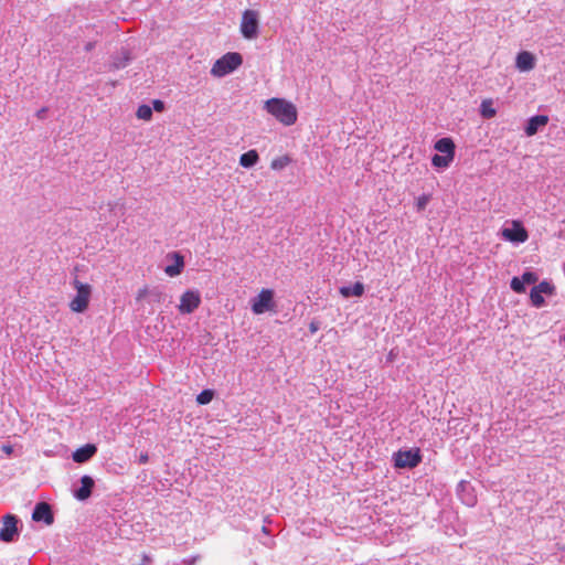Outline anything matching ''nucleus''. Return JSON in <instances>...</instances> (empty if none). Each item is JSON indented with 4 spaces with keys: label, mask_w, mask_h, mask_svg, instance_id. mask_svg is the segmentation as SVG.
<instances>
[{
    "label": "nucleus",
    "mask_w": 565,
    "mask_h": 565,
    "mask_svg": "<svg viewBox=\"0 0 565 565\" xmlns=\"http://www.w3.org/2000/svg\"><path fill=\"white\" fill-rule=\"evenodd\" d=\"M548 122V117L546 115H536L529 118L524 131L526 136H534L540 129L545 127Z\"/></svg>",
    "instance_id": "f8f14e48"
},
{
    "label": "nucleus",
    "mask_w": 565,
    "mask_h": 565,
    "mask_svg": "<svg viewBox=\"0 0 565 565\" xmlns=\"http://www.w3.org/2000/svg\"><path fill=\"white\" fill-rule=\"evenodd\" d=\"M213 396H214L213 391H211V390H204V391H202V392L198 395V397H196V402H198L200 405H206V404H209V403L212 401Z\"/></svg>",
    "instance_id": "393cba45"
},
{
    "label": "nucleus",
    "mask_w": 565,
    "mask_h": 565,
    "mask_svg": "<svg viewBox=\"0 0 565 565\" xmlns=\"http://www.w3.org/2000/svg\"><path fill=\"white\" fill-rule=\"evenodd\" d=\"M480 114L486 119H490V118H493L495 116L497 111L492 107V102L490 99L483 100L481 103Z\"/></svg>",
    "instance_id": "412c9836"
},
{
    "label": "nucleus",
    "mask_w": 565,
    "mask_h": 565,
    "mask_svg": "<svg viewBox=\"0 0 565 565\" xmlns=\"http://www.w3.org/2000/svg\"><path fill=\"white\" fill-rule=\"evenodd\" d=\"M146 294H147V290H146V289H145V290H140V291H139V295H138V298L143 297Z\"/></svg>",
    "instance_id": "4c0bfd02"
},
{
    "label": "nucleus",
    "mask_w": 565,
    "mask_h": 565,
    "mask_svg": "<svg viewBox=\"0 0 565 565\" xmlns=\"http://www.w3.org/2000/svg\"><path fill=\"white\" fill-rule=\"evenodd\" d=\"M151 558L147 555V554H143L142 555V563L140 565H148L151 563Z\"/></svg>",
    "instance_id": "f704fd0d"
},
{
    "label": "nucleus",
    "mask_w": 565,
    "mask_h": 565,
    "mask_svg": "<svg viewBox=\"0 0 565 565\" xmlns=\"http://www.w3.org/2000/svg\"><path fill=\"white\" fill-rule=\"evenodd\" d=\"M243 63V57L237 52L224 54L214 63L211 74L215 77H223L234 72Z\"/></svg>",
    "instance_id": "f03ea898"
},
{
    "label": "nucleus",
    "mask_w": 565,
    "mask_h": 565,
    "mask_svg": "<svg viewBox=\"0 0 565 565\" xmlns=\"http://www.w3.org/2000/svg\"><path fill=\"white\" fill-rule=\"evenodd\" d=\"M130 61H131L130 53L128 51H122L119 55H117L113 58L111 66L115 70H120V68L126 67Z\"/></svg>",
    "instance_id": "6ab92c4d"
},
{
    "label": "nucleus",
    "mask_w": 565,
    "mask_h": 565,
    "mask_svg": "<svg viewBox=\"0 0 565 565\" xmlns=\"http://www.w3.org/2000/svg\"><path fill=\"white\" fill-rule=\"evenodd\" d=\"M150 301L160 302L166 299V295L159 289L154 288L148 292Z\"/></svg>",
    "instance_id": "cd10ccee"
},
{
    "label": "nucleus",
    "mask_w": 565,
    "mask_h": 565,
    "mask_svg": "<svg viewBox=\"0 0 565 565\" xmlns=\"http://www.w3.org/2000/svg\"><path fill=\"white\" fill-rule=\"evenodd\" d=\"M73 286L76 289V295L70 302V308L74 312H84L89 303L92 287L88 284L74 279Z\"/></svg>",
    "instance_id": "20e7f679"
},
{
    "label": "nucleus",
    "mask_w": 565,
    "mask_h": 565,
    "mask_svg": "<svg viewBox=\"0 0 565 565\" xmlns=\"http://www.w3.org/2000/svg\"><path fill=\"white\" fill-rule=\"evenodd\" d=\"M137 117L143 120H150L152 117V108L149 105H140L137 109Z\"/></svg>",
    "instance_id": "b1692460"
},
{
    "label": "nucleus",
    "mask_w": 565,
    "mask_h": 565,
    "mask_svg": "<svg viewBox=\"0 0 565 565\" xmlns=\"http://www.w3.org/2000/svg\"><path fill=\"white\" fill-rule=\"evenodd\" d=\"M152 105H153V107H151L152 110L154 109L157 111H162L164 109V103L160 99H154L152 102Z\"/></svg>",
    "instance_id": "7c9ffc66"
},
{
    "label": "nucleus",
    "mask_w": 565,
    "mask_h": 565,
    "mask_svg": "<svg viewBox=\"0 0 565 565\" xmlns=\"http://www.w3.org/2000/svg\"><path fill=\"white\" fill-rule=\"evenodd\" d=\"M21 521L14 514H6L0 520V541L4 543L14 542L20 534Z\"/></svg>",
    "instance_id": "7ed1b4c3"
},
{
    "label": "nucleus",
    "mask_w": 565,
    "mask_h": 565,
    "mask_svg": "<svg viewBox=\"0 0 565 565\" xmlns=\"http://www.w3.org/2000/svg\"><path fill=\"white\" fill-rule=\"evenodd\" d=\"M241 31L245 39H254L258 33V12L246 10L242 17Z\"/></svg>",
    "instance_id": "0eeeda50"
},
{
    "label": "nucleus",
    "mask_w": 565,
    "mask_h": 565,
    "mask_svg": "<svg viewBox=\"0 0 565 565\" xmlns=\"http://www.w3.org/2000/svg\"><path fill=\"white\" fill-rule=\"evenodd\" d=\"M475 502H476V499L472 497L466 501V504L472 507L475 504Z\"/></svg>",
    "instance_id": "c9c22d12"
},
{
    "label": "nucleus",
    "mask_w": 565,
    "mask_h": 565,
    "mask_svg": "<svg viewBox=\"0 0 565 565\" xmlns=\"http://www.w3.org/2000/svg\"><path fill=\"white\" fill-rule=\"evenodd\" d=\"M534 288L537 289L540 294L547 296L553 295L555 291L554 285L547 280L541 281L540 284L535 285Z\"/></svg>",
    "instance_id": "5701e85b"
},
{
    "label": "nucleus",
    "mask_w": 565,
    "mask_h": 565,
    "mask_svg": "<svg viewBox=\"0 0 565 565\" xmlns=\"http://www.w3.org/2000/svg\"><path fill=\"white\" fill-rule=\"evenodd\" d=\"M266 110L285 126H291L297 120L296 107L280 98H271L265 103Z\"/></svg>",
    "instance_id": "f257e3e1"
},
{
    "label": "nucleus",
    "mask_w": 565,
    "mask_h": 565,
    "mask_svg": "<svg viewBox=\"0 0 565 565\" xmlns=\"http://www.w3.org/2000/svg\"><path fill=\"white\" fill-rule=\"evenodd\" d=\"M172 257L174 258V264L168 265L164 271L168 276L175 277L181 274L184 267V260L179 253H172Z\"/></svg>",
    "instance_id": "2eb2a0df"
},
{
    "label": "nucleus",
    "mask_w": 565,
    "mask_h": 565,
    "mask_svg": "<svg viewBox=\"0 0 565 565\" xmlns=\"http://www.w3.org/2000/svg\"><path fill=\"white\" fill-rule=\"evenodd\" d=\"M259 160V156L256 150H249L243 153L239 158V164L244 168L254 167Z\"/></svg>",
    "instance_id": "a211bd4d"
},
{
    "label": "nucleus",
    "mask_w": 565,
    "mask_h": 565,
    "mask_svg": "<svg viewBox=\"0 0 565 565\" xmlns=\"http://www.w3.org/2000/svg\"><path fill=\"white\" fill-rule=\"evenodd\" d=\"M94 47V43L89 42L86 44L85 49L86 51H90Z\"/></svg>",
    "instance_id": "e433bc0d"
},
{
    "label": "nucleus",
    "mask_w": 565,
    "mask_h": 565,
    "mask_svg": "<svg viewBox=\"0 0 565 565\" xmlns=\"http://www.w3.org/2000/svg\"><path fill=\"white\" fill-rule=\"evenodd\" d=\"M252 311L255 315H262L266 311H270L275 307L274 302V291L271 289H263L256 297L252 300Z\"/></svg>",
    "instance_id": "39448f33"
},
{
    "label": "nucleus",
    "mask_w": 565,
    "mask_h": 565,
    "mask_svg": "<svg viewBox=\"0 0 565 565\" xmlns=\"http://www.w3.org/2000/svg\"><path fill=\"white\" fill-rule=\"evenodd\" d=\"M97 452V447L94 444H86L85 446L76 449L72 454V458L77 463L88 461Z\"/></svg>",
    "instance_id": "ddd939ff"
},
{
    "label": "nucleus",
    "mask_w": 565,
    "mask_h": 565,
    "mask_svg": "<svg viewBox=\"0 0 565 565\" xmlns=\"http://www.w3.org/2000/svg\"><path fill=\"white\" fill-rule=\"evenodd\" d=\"M428 202H429L428 195H426V194L420 195L416 202L417 210L423 211L427 206Z\"/></svg>",
    "instance_id": "c756f323"
},
{
    "label": "nucleus",
    "mask_w": 565,
    "mask_h": 565,
    "mask_svg": "<svg viewBox=\"0 0 565 565\" xmlns=\"http://www.w3.org/2000/svg\"><path fill=\"white\" fill-rule=\"evenodd\" d=\"M47 108L43 107L36 111V117L39 119H44L46 115Z\"/></svg>",
    "instance_id": "2f4dec72"
},
{
    "label": "nucleus",
    "mask_w": 565,
    "mask_h": 565,
    "mask_svg": "<svg viewBox=\"0 0 565 565\" xmlns=\"http://www.w3.org/2000/svg\"><path fill=\"white\" fill-rule=\"evenodd\" d=\"M340 292L343 297H361L364 294V286L362 282L356 281L352 286L341 287Z\"/></svg>",
    "instance_id": "f3484780"
},
{
    "label": "nucleus",
    "mask_w": 565,
    "mask_h": 565,
    "mask_svg": "<svg viewBox=\"0 0 565 565\" xmlns=\"http://www.w3.org/2000/svg\"><path fill=\"white\" fill-rule=\"evenodd\" d=\"M422 461L419 449L399 450L394 454V465L396 468H415Z\"/></svg>",
    "instance_id": "423d86ee"
},
{
    "label": "nucleus",
    "mask_w": 565,
    "mask_h": 565,
    "mask_svg": "<svg viewBox=\"0 0 565 565\" xmlns=\"http://www.w3.org/2000/svg\"><path fill=\"white\" fill-rule=\"evenodd\" d=\"M511 289L516 294L525 291V285L520 277H513L510 282Z\"/></svg>",
    "instance_id": "a878e982"
},
{
    "label": "nucleus",
    "mask_w": 565,
    "mask_h": 565,
    "mask_svg": "<svg viewBox=\"0 0 565 565\" xmlns=\"http://www.w3.org/2000/svg\"><path fill=\"white\" fill-rule=\"evenodd\" d=\"M502 237L511 243L520 244L529 238V234L520 221H513L511 227L502 230Z\"/></svg>",
    "instance_id": "6e6552de"
},
{
    "label": "nucleus",
    "mask_w": 565,
    "mask_h": 565,
    "mask_svg": "<svg viewBox=\"0 0 565 565\" xmlns=\"http://www.w3.org/2000/svg\"><path fill=\"white\" fill-rule=\"evenodd\" d=\"M94 486V479L85 475L81 478V487L75 489L73 494L78 501H85L92 495Z\"/></svg>",
    "instance_id": "9b49d317"
},
{
    "label": "nucleus",
    "mask_w": 565,
    "mask_h": 565,
    "mask_svg": "<svg viewBox=\"0 0 565 565\" xmlns=\"http://www.w3.org/2000/svg\"><path fill=\"white\" fill-rule=\"evenodd\" d=\"M200 303V294L198 291L188 290L181 296L179 310L181 313H192Z\"/></svg>",
    "instance_id": "1a4fd4ad"
},
{
    "label": "nucleus",
    "mask_w": 565,
    "mask_h": 565,
    "mask_svg": "<svg viewBox=\"0 0 565 565\" xmlns=\"http://www.w3.org/2000/svg\"><path fill=\"white\" fill-rule=\"evenodd\" d=\"M520 278L524 285H532L539 280V277L534 271H524Z\"/></svg>",
    "instance_id": "bb28decb"
},
{
    "label": "nucleus",
    "mask_w": 565,
    "mask_h": 565,
    "mask_svg": "<svg viewBox=\"0 0 565 565\" xmlns=\"http://www.w3.org/2000/svg\"><path fill=\"white\" fill-rule=\"evenodd\" d=\"M149 460L148 454H141L139 457V463L145 465Z\"/></svg>",
    "instance_id": "72a5a7b5"
},
{
    "label": "nucleus",
    "mask_w": 565,
    "mask_h": 565,
    "mask_svg": "<svg viewBox=\"0 0 565 565\" xmlns=\"http://www.w3.org/2000/svg\"><path fill=\"white\" fill-rule=\"evenodd\" d=\"M289 159L287 157H282V158H278V159H275L273 160L271 162V168L274 170H280L282 168L286 167V164L288 163Z\"/></svg>",
    "instance_id": "c85d7f7f"
},
{
    "label": "nucleus",
    "mask_w": 565,
    "mask_h": 565,
    "mask_svg": "<svg viewBox=\"0 0 565 565\" xmlns=\"http://www.w3.org/2000/svg\"><path fill=\"white\" fill-rule=\"evenodd\" d=\"M32 519L35 522H44L47 525L52 524L54 516L51 507L46 502L36 503L32 512Z\"/></svg>",
    "instance_id": "9d476101"
},
{
    "label": "nucleus",
    "mask_w": 565,
    "mask_h": 565,
    "mask_svg": "<svg viewBox=\"0 0 565 565\" xmlns=\"http://www.w3.org/2000/svg\"><path fill=\"white\" fill-rule=\"evenodd\" d=\"M435 149L443 154L455 157V143L450 138H440L435 142Z\"/></svg>",
    "instance_id": "dca6fc26"
},
{
    "label": "nucleus",
    "mask_w": 565,
    "mask_h": 565,
    "mask_svg": "<svg viewBox=\"0 0 565 565\" xmlns=\"http://www.w3.org/2000/svg\"><path fill=\"white\" fill-rule=\"evenodd\" d=\"M309 329H310V332H311V333L317 332V331L319 330V324H318V322L312 321V322L310 323V326H309Z\"/></svg>",
    "instance_id": "473e14b6"
},
{
    "label": "nucleus",
    "mask_w": 565,
    "mask_h": 565,
    "mask_svg": "<svg viewBox=\"0 0 565 565\" xmlns=\"http://www.w3.org/2000/svg\"><path fill=\"white\" fill-rule=\"evenodd\" d=\"M530 299H531L532 306L535 308H541L545 305V299H544L543 295L540 294L537 291V289H535L534 287L531 289Z\"/></svg>",
    "instance_id": "4be33fe9"
},
{
    "label": "nucleus",
    "mask_w": 565,
    "mask_h": 565,
    "mask_svg": "<svg viewBox=\"0 0 565 565\" xmlns=\"http://www.w3.org/2000/svg\"><path fill=\"white\" fill-rule=\"evenodd\" d=\"M452 160H454V157H451V156L434 154L431 158V163L436 168H447Z\"/></svg>",
    "instance_id": "aec40b11"
},
{
    "label": "nucleus",
    "mask_w": 565,
    "mask_h": 565,
    "mask_svg": "<svg viewBox=\"0 0 565 565\" xmlns=\"http://www.w3.org/2000/svg\"><path fill=\"white\" fill-rule=\"evenodd\" d=\"M515 66L521 72H529L535 66V57L527 51H522L516 55Z\"/></svg>",
    "instance_id": "4468645a"
}]
</instances>
